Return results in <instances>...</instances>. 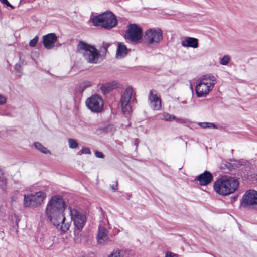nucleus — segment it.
I'll use <instances>...</instances> for the list:
<instances>
[{
    "label": "nucleus",
    "instance_id": "2eb2a0df",
    "mask_svg": "<svg viewBox=\"0 0 257 257\" xmlns=\"http://www.w3.org/2000/svg\"><path fill=\"white\" fill-rule=\"evenodd\" d=\"M213 179L212 174L207 171H205L195 178V180L199 181V184L202 186L209 184L213 180Z\"/></svg>",
    "mask_w": 257,
    "mask_h": 257
},
{
    "label": "nucleus",
    "instance_id": "dca6fc26",
    "mask_svg": "<svg viewBox=\"0 0 257 257\" xmlns=\"http://www.w3.org/2000/svg\"><path fill=\"white\" fill-rule=\"evenodd\" d=\"M57 37L54 33H50L43 37L44 46L47 49L52 48L57 41Z\"/></svg>",
    "mask_w": 257,
    "mask_h": 257
},
{
    "label": "nucleus",
    "instance_id": "ddd939ff",
    "mask_svg": "<svg viewBox=\"0 0 257 257\" xmlns=\"http://www.w3.org/2000/svg\"><path fill=\"white\" fill-rule=\"evenodd\" d=\"M96 239L98 244L100 245H106L112 242L108 231L105 227L101 226L98 227Z\"/></svg>",
    "mask_w": 257,
    "mask_h": 257
},
{
    "label": "nucleus",
    "instance_id": "7c9ffc66",
    "mask_svg": "<svg viewBox=\"0 0 257 257\" xmlns=\"http://www.w3.org/2000/svg\"><path fill=\"white\" fill-rule=\"evenodd\" d=\"M95 155L96 157H97V158H104V155L101 152L97 151L95 152Z\"/></svg>",
    "mask_w": 257,
    "mask_h": 257
},
{
    "label": "nucleus",
    "instance_id": "f8f14e48",
    "mask_svg": "<svg viewBox=\"0 0 257 257\" xmlns=\"http://www.w3.org/2000/svg\"><path fill=\"white\" fill-rule=\"evenodd\" d=\"M142 30L136 24H130L125 37L132 41H138L142 36Z\"/></svg>",
    "mask_w": 257,
    "mask_h": 257
},
{
    "label": "nucleus",
    "instance_id": "1a4fd4ad",
    "mask_svg": "<svg viewBox=\"0 0 257 257\" xmlns=\"http://www.w3.org/2000/svg\"><path fill=\"white\" fill-rule=\"evenodd\" d=\"M241 205L244 208H257V191H247L242 198Z\"/></svg>",
    "mask_w": 257,
    "mask_h": 257
},
{
    "label": "nucleus",
    "instance_id": "6e6552de",
    "mask_svg": "<svg viewBox=\"0 0 257 257\" xmlns=\"http://www.w3.org/2000/svg\"><path fill=\"white\" fill-rule=\"evenodd\" d=\"M133 89L132 88L127 87L121 95L120 103L123 113L125 114H129L131 112V99L133 98ZM133 101V100H132Z\"/></svg>",
    "mask_w": 257,
    "mask_h": 257
},
{
    "label": "nucleus",
    "instance_id": "b1692460",
    "mask_svg": "<svg viewBox=\"0 0 257 257\" xmlns=\"http://www.w3.org/2000/svg\"><path fill=\"white\" fill-rule=\"evenodd\" d=\"M199 125L202 128H216L214 123L210 122H200Z\"/></svg>",
    "mask_w": 257,
    "mask_h": 257
},
{
    "label": "nucleus",
    "instance_id": "5701e85b",
    "mask_svg": "<svg viewBox=\"0 0 257 257\" xmlns=\"http://www.w3.org/2000/svg\"><path fill=\"white\" fill-rule=\"evenodd\" d=\"M68 144L69 148L71 149H75L78 146V144L77 141L74 139H69Z\"/></svg>",
    "mask_w": 257,
    "mask_h": 257
},
{
    "label": "nucleus",
    "instance_id": "20e7f679",
    "mask_svg": "<svg viewBox=\"0 0 257 257\" xmlns=\"http://www.w3.org/2000/svg\"><path fill=\"white\" fill-rule=\"evenodd\" d=\"M91 20L94 26H100L109 30L115 27L117 24V20L115 15L110 11H107L93 18L91 17Z\"/></svg>",
    "mask_w": 257,
    "mask_h": 257
},
{
    "label": "nucleus",
    "instance_id": "cd10ccee",
    "mask_svg": "<svg viewBox=\"0 0 257 257\" xmlns=\"http://www.w3.org/2000/svg\"><path fill=\"white\" fill-rule=\"evenodd\" d=\"M81 154H91V151H90V150L89 148H87V147H82L81 150Z\"/></svg>",
    "mask_w": 257,
    "mask_h": 257
},
{
    "label": "nucleus",
    "instance_id": "a211bd4d",
    "mask_svg": "<svg viewBox=\"0 0 257 257\" xmlns=\"http://www.w3.org/2000/svg\"><path fill=\"white\" fill-rule=\"evenodd\" d=\"M128 52L126 46L122 42H118L116 57L121 58L125 57Z\"/></svg>",
    "mask_w": 257,
    "mask_h": 257
},
{
    "label": "nucleus",
    "instance_id": "2f4dec72",
    "mask_svg": "<svg viewBox=\"0 0 257 257\" xmlns=\"http://www.w3.org/2000/svg\"><path fill=\"white\" fill-rule=\"evenodd\" d=\"M74 240L76 242L79 243L81 241V238L79 236V232H78L77 234L76 235V231H74Z\"/></svg>",
    "mask_w": 257,
    "mask_h": 257
},
{
    "label": "nucleus",
    "instance_id": "f257e3e1",
    "mask_svg": "<svg viewBox=\"0 0 257 257\" xmlns=\"http://www.w3.org/2000/svg\"><path fill=\"white\" fill-rule=\"evenodd\" d=\"M67 209L63 198L61 195H55L51 197L45 209V216L55 226L60 225L61 230L67 231L70 227L69 223H65L64 211Z\"/></svg>",
    "mask_w": 257,
    "mask_h": 257
},
{
    "label": "nucleus",
    "instance_id": "f03ea898",
    "mask_svg": "<svg viewBox=\"0 0 257 257\" xmlns=\"http://www.w3.org/2000/svg\"><path fill=\"white\" fill-rule=\"evenodd\" d=\"M239 186L238 181L233 177L223 176L216 180L213 184L215 192L222 196L234 193Z\"/></svg>",
    "mask_w": 257,
    "mask_h": 257
},
{
    "label": "nucleus",
    "instance_id": "6ab92c4d",
    "mask_svg": "<svg viewBox=\"0 0 257 257\" xmlns=\"http://www.w3.org/2000/svg\"><path fill=\"white\" fill-rule=\"evenodd\" d=\"M163 116L164 117V119L166 121H172L173 120H175L176 122L180 123L181 124H185L187 122V119H186L177 118L174 115L170 114L167 112L163 113Z\"/></svg>",
    "mask_w": 257,
    "mask_h": 257
},
{
    "label": "nucleus",
    "instance_id": "7ed1b4c3",
    "mask_svg": "<svg viewBox=\"0 0 257 257\" xmlns=\"http://www.w3.org/2000/svg\"><path fill=\"white\" fill-rule=\"evenodd\" d=\"M216 82V78L211 74L202 76L196 82L195 91L197 96L205 97L212 90Z\"/></svg>",
    "mask_w": 257,
    "mask_h": 257
},
{
    "label": "nucleus",
    "instance_id": "f3484780",
    "mask_svg": "<svg viewBox=\"0 0 257 257\" xmlns=\"http://www.w3.org/2000/svg\"><path fill=\"white\" fill-rule=\"evenodd\" d=\"M181 45L184 47L197 48L199 46L198 39L194 37H186L181 41Z\"/></svg>",
    "mask_w": 257,
    "mask_h": 257
},
{
    "label": "nucleus",
    "instance_id": "aec40b11",
    "mask_svg": "<svg viewBox=\"0 0 257 257\" xmlns=\"http://www.w3.org/2000/svg\"><path fill=\"white\" fill-rule=\"evenodd\" d=\"M116 83L115 82L109 83L105 85H103L101 87V90L104 94H106L117 87Z\"/></svg>",
    "mask_w": 257,
    "mask_h": 257
},
{
    "label": "nucleus",
    "instance_id": "9b49d317",
    "mask_svg": "<svg viewBox=\"0 0 257 257\" xmlns=\"http://www.w3.org/2000/svg\"><path fill=\"white\" fill-rule=\"evenodd\" d=\"M69 214L71 217V220H73L75 227L78 229H82L86 221V216L79 212L76 209H71L70 207H68Z\"/></svg>",
    "mask_w": 257,
    "mask_h": 257
},
{
    "label": "nucleus",
    "instance_id": "0eeeda50",
    "mask_svg": "<svg viewBox=\"0 0 257 257\" xmlns=\"http://www.w3.org/2000/svg\"><path fill=\"white\" fill-rule=\"evenodd\" d=\"M46 197V193L42 191L24 195V205L26 207H37L40 206Z\"/></svg>",
    "mask_w": 257,
    "mask_h": 257
},
{
    "label": "nucleus",
    "instance_id": "a878e982",
    "mask_svg": "<svg viewBox=\"0 0 257 257\" xmlns=\"http://www.w3.org/2000/svg\"><path fill=\"white\" fill-rule=\"evenodd\" d=\"M108 257H123L122 252L119 250H116L111 253Z\"/></svg>",
    "mask_w": 257,
    "mask_h": 257
},
{
    "label": "nucleus",
    "instance_id": "c85d7f7f",
    "mask_svg": "<svg viewBox=\"0 0 257 257\" xmlns=\"http://www.w3.org/2000/svg\"><path fill=\"white\" fill-rule=\"evenodd\" d=\"M165 257H178V255L170 251H167L166 253Z\"/></svg>",
    "mask_w": 257,
    "mask_h": 257
},
{
    "label": "nucleus",
    "instance_id": "72a5a7b5",
    "mask_svg": "<svg viewBox=\"0 0 257 257\" xmlns=\"http://www.w3.org/2000/svg\"><path fill=\"white\" fill-rule=\"evenodd\" d=\"M111 187L113 191H115L117 189V183L116 182V184L115 185L111 186Z\"/></svg>",
    "mask_w": 257,
    "mask_h": 257
},
{
    "label": "nucleus",
    "instance_id": "4be33fe9",
    "mask_svg": "<svg viewBox=\"0 0 257 257\" xmlns=\"http://www.w3.org/2000/svg\"><path fill=\"white\" fill-rule=\"evenodd\" d=\"M34 146L35 148L44 154H50V152L39 142H35Z\"/></svg>",
    "mask_w": 257,
    "mask_h": 257
},
{
    "label": "nucleus",
    "instance_id": "473e14b6",
    "mask_svg": "<svg viewBox=\"0 0 257 257\" xmlns=\"http://www.w3.org/2000/svg\"><path fill=\"white\" fill-rule=\"evenodd\" d=\"M6 98L2 95H0V105H3L6 103Z\"/></svg>",
    "mask_w": 257,
    "mask_h": 257
},
{
    "label": "nucleus",
    "instance_id": "bb28decb",
    "mask_svg": "<svg viewBox=\"0 0 257 257\" xmlns=\"http://www.w3.org/2000/svg\"><path fill=\"white\" fill-rule=\"evenodd\" d=\"M38 41V37L36 36L33 39L31 40L29 42V45L31 47H35Z\"/></svg>",
    "mask_w": 257,
    "mask_h": 257
},
{
    "label": "nucleus",
    "instance_id": "f704fd0d",
    "mask_svg": "<svg viewBox=\"0 0 257 257\" xmlns=\"http://www.w3.org/2000/svg\"><path fill=\"white\" fill-rule=\"evenodd\" d=\"M4 174L3 171L2 169L0 168V178L3 176Z\"/></svg>",
    "mask_w": 257,
    "mask_h": 257
},
{
    "label": "nucleus",
    "instance_id": "4468645a",
    "mask_svg": "<svg viewBox=\"0 0 257 257\" xmlns=\"http://www.w3.org/2000/svg\"><path fill=\"white\" fill-rule=\"evenodd\" d=\"M149 101L151 107L156 110H160L161 108V101L160 96L155 90H151L149 93Z\"/></svg>",
    "mask_w": 257,
    "mask_h": 257
},
{
    "label": "nucleus",
    "instance_id": "39448f33",
    "mask_svg": "<svg viewBox=\"0 0 257 257\" xmlns=\"http://www.w3.org/2000/svg\"><path fill=\"white\" fill-rule=\"evenodd\" d=\"M77 50L88 63L96 64L99 62L100 55L93 46L80 41L77 45Z\"/></svg>",
    "mask_w": 257,
    "mask_h": 257
},
{
    "label": "nucleus",
    "instance_id": "423d86ee",
    "mask_svg": "<svg viewBox=\"0 0 257 257\" xmlns=\"http://www.w3.org/2000/svg\"><path fill=\"white\" fill-rule=\"evenodd\" d=\"M144 39L151 47L157 46L163 40V32L159 28L147 29L144 34Z\"/></svg>",
    "mask_w": 257,
    "mask_h": 257
},
{
    "label": "nucleus",
    "instance_id": "c756f323",
    "mask_svg": "<svg viewBox=\"0 0 257 257\" xmlns=\"http://www.w3.org/2000/svg\"><path fill=\"white\" fill-rule=\"evenodd\" d=\"M0 2L12 9L14 8V7L8 2V0H0Z\"/></svg>",
    "mask_w": 257,
    "mask_h": 257
},
{
    "label": "nucleus",
    "instance_id": "9d476101",
    "mask_svg": "<svg viewBox=\"0 0 257 257\" xmlns=\"http://www.w3.org/2000/svg\"><path fill=\"white\" fill-rule=\"evenodd\" d=\"M86 105L91 111L99 112L102 110L103 101L98 95H94L87 99Z\"/></svg>",
    "mask_w": 257,
    "mask_h": 257
},
{
    "label": "nucleus",
    "instance_id": "412c9836",
    "mask_svg": "<svg viewBox=\"0 0 257 257\" xmlns=\"http://www.w3.org/2000/svg\"><path fill=\"white\" fill-rule=\"evenodd\" d=\"M91 86L92 84L90 81H84L80 84L78 88V91L80 93H82L85 89L90 87Z\"/></svg>",
    "mask_w": 257,
    "mask_h": 257
},
{
    "label": "nucleus",
    "instance_id": "393cba45",
    "mask_svg": "<svg viewBox=\"0 0 257 257\" xmlns=\"http://www.w3.org/2000/svg\"><path fill=\"white\" fill-rule=\"evenodd\" d=\"M230 61V57L227 55H224L220 60V63L222 65H226Z\"/></svg>",
    "mask_w": 257,
    "mask_h": 257
},
{
    "label": "nucleus",
    "instance_id": "c9c22d12",
    "mask_svg": "<svg viewBox=\"0 0 257 257\" xmlns=\"http://www.w3.org/2000/svg\"><path fill=\"white\" fill-rule=\"evenodd\" d=\"M256 179H257V175H256Z\"/></svg>",
    "mask_w": 257,
    "mask_h": 257
}]
</instances>
